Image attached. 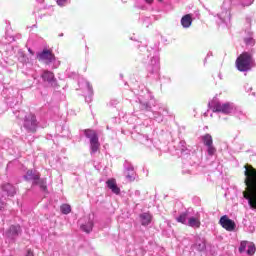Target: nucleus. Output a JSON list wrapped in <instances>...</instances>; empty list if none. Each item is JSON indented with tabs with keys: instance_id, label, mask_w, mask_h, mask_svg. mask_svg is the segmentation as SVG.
<instances>
[{
	"instance_id": "11",
	"label": "nucleus",
	"mask_w": 256,
	"mask_h": 256,
	"mask_svg": "<svg viewBox=\"0 0 256 256\" xmlns=\"http://www.w3.org/2000/svg\"><path fill=\"white\" fill-rule=\"evenodd\" d=\"M15 193H17L15 186L9 183L3 184L0 188V197L2 199H7V197H13Z\"/></svg>"
},
{
	"instance_id": "44",
	"label": "nucleus",
	"mask_w": 256,
	"mask_h": 256,
	"mask_svg": "<svg viewBox=\"0 0 256 256\" xmlns=\"http://www.w3.org/2000/svg\"><path fill=\"white\" fill-rule=\"evenodd\" d=\"M59 37H63V34H60Z\"/></svg>"
},
{
	"instance_id": "16",
	"label": "nucleus",
	"mask_w": 256,
	"mask_h": 256,
	"mask_svg": "<svg viewBox=\"0 0 256 256\" xmlns=\"http://www.w3.org/2000/svg\"><path fill=\"white\" fill-rule=\"evenodd\" d=\"M140 223L143 227H147L153 220V216L149 212H144L139 215Z\"/></svg>"
},
{
	"instance_id": "9",
	"label": "nucleus",
	"mask_w": 256,
	"mask_h": 256,
	"mask_svg": "<svg viewBox=\"0 0 256 256\" xmlns=\"http://www.w3.org/2000/svg\"><path fill=\"white\" fill-rule=\"evenodd\" d=\"M201 141L205 145L209 157H213L217 153V148L213 145V136L211 134H205L201 136Z\"/></svg>"
},
{
	"instance_id": "12",
	"label": "nucleus",
	"mask_w": 256,
	"mask_h": 256,
	"mask_svg": "<svg viewBox=\"0 0 256 256\" xmlns=\"http://www.w3.org/2000/svg\"><path fill=\"white\" fill-rule=\"evenodd\" d=\"M219 223L226 231H235V221L229 219V216L224 215L220 218Z\"/></svg>"
},
{
	"instance_id": "3",
	"label": "nucleus",
	"mask_w": 256,
	"mask_h": 256,
	"mask_svg": "<svg viewBox=\"0 0 256 256\" xmlns=\"http://www.w3.org/2000/svg\"><path fill=\"white\" fill-rule=\"evenodd\" d=\"M254 66L255 60L253 59V56H251V54L248 52L242 53L236 59V69H238V71L241 73H247V71H251L252 67Z\"/></svg>"
},
{
	"instance_id": "25",
	"label": "nucleus",
	"mask_w": 256,
	"mask_h": 256,
	"mask_svg": "<svg viewBox=\"0 0 256 256\" xmlns=\"http://www.w3.org/2000/svg\"><path fill=\"white\" fill-rule=\"evenodd\" d=\"M33 185H40V188H42L43 191H47V182H45V180H40L38 178L37 183H34Z\"/></svg>"
},
{
	"instance_id": "39",
	"label": "nucleus",
	"mask_w": 256,
	"mask_h": 256,
	"mask_svg": "<svg viewBox=\"0 0 256 256\" xmlns=\"http://www.w3.org/2000/svg\"><path fill=\"white\" fill-rule=\"evenodd\" d=\"M28 52L30 53V55H35V53L33 52V50H31V48L28 49Z\"/></svg>"
},
{
	"instance_id": "41",
	"label": "nucleus",
	"mask_w": 256,
	"mask_h": 256,
	"mask_svg": "<svg viewBox=\"0 0 256 256\" xmlns=\"http://www.w3.org/2000/svg\"><path fill=\"white\" fill-rule=\"evenodd\" d=\"M38 3L43 4V0H36Z\"/></svg>"
},
{
	"instance_id": "10",
	"label": "nucleus",
	"mask_w": 256,
	"mask_h": 256,
	"mask_svg": "<svg viewBox=\"0 0 256 256\" xmlns=\"http://www.w3.org/2000/svg\"><path fill=\"white\" fill-rule=\"evenodd\" d=\"M19 233H21V226H10V228L5 232L6 241H8V243H15V239L19 237Z\"/></svg>"
},
{
	"instance_id": "28",
	"label": "nucleus",
	"mask_w": 256,
	"mask_h": 256,
	"mask_svg": "<svg viewBox=\"0 0 256 256\" xmlns=\"http://www.w3.org/2000/svg\"><path fill=\"white\" fill-rule=\"evenodd\" d=\"M106 185L108 189H113V187L117 185V182L115 181V179H110V180H107Z\"/></svg>"
},
{
	"instance_id": "37",
	"label": "nucleus",
	"mask_w": 256,
	"mask_h": 256,
	"mask_svg": "<svg viewBox=\"0 0 256 256\" xmlns=\"http://www.w3.org/2000/svg\"><path fill=\"white\" fill-rule=\"evenodd\" d=\"M26 256H33V251L28 250Z\"/></svg>"
},
{
	"instance_id": "23",
	"label": "nucleus",
	"mask_w": 256,
	"mask_h": 256,
	"mask_svg": "<svg viewBox=\"0 0 256 256\" xmlns=\"http://www.w3.org/2000/svg\"><path fill=\"white\" fill-rule=\"evenodd\" d=\"M232 115H235V117L238 119H245V113H243L237 106L235 112Z\"/></svg>"
},
{
	"instance_id": "5",
	"label": "nucleus",
	"mask_w": 256,
	"mask_h": 256,
	"mask_svg": "<svg viewBox=\"0 0 256 256\" xmlns=\"http://www.w3.org/2000/svg\"><path fill=\"white\" fill-rule=\"evenodd\" d=\"M37 59L42 61V63H45V65H51V63H53L52 69H57L59 67V61L55 59V55L51 50L44 49L37 54Z\"/></svg>"
},
{
	"instance_id": "4",
	"label": "nucleus",
	"mask_w": 256,
	"mask_h": 256,
	"mask_svg": "<svg viewBox=\"0 0 256 256\" xmlns=\"http://www.w3.org/2000/svg\"><path fill=\"white\" fill-rule=\"evenodd\" d=\"M84 135L90 141L91 155H95V153L99 151V147H101V144L99 143V136H97V132H95V130L86 129L84 130Z\"/></svg>"
},
{
	"instance_id": "2",
	"label": "nucleus",
	"mask_w": 256,
	"mask_h": 256,
	"mask_svg": "<svg viewBox=\"0 0 256 256\" xmlns=\"http://www.w3.org/2000/svg\"><path fill=\"white\" fill-rule=\"evenodd\" d=\"M209 107L213 113H223V115H233L237 111V106L233 102L222 103L219 100L209 102Z\"/></svg>"
},
{
	"instance_id": "31",
	"label": "nucleus",
	"mask_w": 256,
	"mask_h": 256,
	"mask_svg": "<svg viewBox=\"0 0 256 256\" xmlns=\"http://www.w3.org/2000/svg\"><path fill=\"white\" fill-rule=\"evenodd\" d=\"M110 190L112 191V193H114L115 195H119V193H121V189L118 188L117 184L115 186H113L112 188H110Z\"/></svg>"
},
{
	"instance_id": "17",
	"label": "nucleus",
	"mask_w": 256,
	"mask_h": 256,
	"mask_svg": "<svg viewBox=\"0 0 256 256\" xmlns=\"http://www.w3.org/2000/svg\"><path fill=\"white\" fill-rule=\"evenodd\" d=\"M180 23L183 29H189V27L193 25V17L191 16V14H186L181 18Z\"/></svg>"
},
{
	"instance_id": "29",
	"label": "nucleus",
	"mask_w": 256,
	"mask_h": 256,
	"mask_svg": "<svg viewBox=\"0 0 256 256\" xmlns=\"http://www.w3.org/2000/svg\"><path fill=\"white\" fill-rule=\"evenodd\" d=\"M128 181H135V172H125Z\"/></svg>"
},
{
	"instance_id": "24",
	"label": "nucleus",
	"mask_w": 256,
	"mask_h": 256,
	"mask_svg": "<svg viewBox=\"0 0 256 256\" xmlns=\"http://www.w3.org/2000/svg\"><path fill=\"white\" fill-rule=\"evenodd\" d=\"M61 211L64 215H69V213H71V206L69 204H63L61 206Z\"/></svg>"
},
{
	"instance_id": "42",
	"label": "nucleus",
	"mask_w": 256,
	"mask_h": 256,
	"mask_svg": "<svg viewBox=\"0 0 256 256\" xmlns=\"http://www.w3.org/2000/svg\"><path fill=\"white\" fill-rule=\"evenodd\" d=\"M144 139H145V141H149V137L148 136H145Z\"/></svg>"
},
{
	"instance_id": "40",
	"label": "nucleus",
	"mask_w": 256,
	"mask_h": 256,
	"mask_svg": "<svg viewBox=\"0 0 256 256\" xmlns=\"http://www.w3.org/2000/svg\"><path fill=\"white\" fill-rule=\"evenodd\" d=\"M146 3H153V0H145Z\"/></svg>"
},
{
	"instance_id": "19",
	"label": "nucleus",
	"mask_w": 256,
	"mask_h": 256,
	"mask_svg": "<svg viewBox=\"0 0 256 256\" xmlns=\"http://www.w3.org/2000/svg\"><path fill=\"white\" fill-rule=\"evenodd\" d=\"M188 227H192L194 229H199L201 227V220L197 217H189L187 224Z\"/></svg>"
},
{
	"instance_id": "27",
	"label": "nucleus",
	"mask_w": 256,
	"mask_h": 256,
	"mask_svg": "<svg viewBox=\"0 0 256 256\" xmlns=\"http://www.w3.org/2000/svg\"><path fill=\"white\" fill-rule=\"evenodd\" d=\"M56 3L58 7H67L71 0H56Z\"/></svg>"
},
{
	"instance_id": "45",
	"label": "nucleus",
	"mask_w": 256,
	"mask_h": 256,
	"mask_svg": "<svg viewBox=\"0 0 256 256\" xmlns=\"http://www.w3.org/2000/svg\"><path fill=\"white\" fill-rule=\"evenodd\" d=\"M142 143H145V141H144V140H142Z\"/></svg>"
},
{
	"instance_id": "18",
	"label": "nucleus",
	"mask_w": 256,
	"mask_h": 256,
	"mask_svg": "<svg viewBox=\"0 0 256 256\" xmlns=\"http://www.w3.org/2000/svg\"><path fill=\"white\" fill-rule=\"evenodd\" d=\"M24 179L26 181H33L34 183H37L39 181V174H36L33 170H28L26 175L24 176Z\"/></svg>"
},
{
	"instance_id": "34",
	"label": "nucleus",
	"mask_w": 256,
	"mask_h": 256,
	"mask_svg": "<svg viewBox=\"0 0 256 256\" xmlns=\"http://www.w3.org/2000/svg\"><path fill=\"white\" fill-rule=\"evenodd\" d=\"M125 172L135 173V169L133 168V166L129 165L125 168Z\"/></svg>"
},
{
	"instance_id": "43",
	"label": "nucleus",
	"mask_w": 256,
	"mask_h": 256,
	"mask_svg": "<svg viewBox=\"0 0 256 256\" xmlns=\"http://www.w3.org/2000/svg\"><path fill=\"white\" fill-rule=\"evenodd\" d=\"M159 1V3H162L163 2V0H158Z\"/></svg>"
},
{
	"instance_id": "8",
	"label": "nucleus",
	"mask_w": 256,
	"mask_h": 256,
	"mask_svg": "<svg viewBox=\"0 0 256 256\" xmlns=\"http://www.w3.org/2000/svg\"><path fill=\"white\" fill-rule=\"evenodd\" d=\"M38 126L39 123L37 122V117L34 114H28L25 116L24 129H26L28 133H35Z\"/></svg>"
},
{
	"instance_id": "14",
	"label": "nucleus",
	"mask_w": 256,
	"mask_h": 256,
	"mask_svg": "<svg viewBox=\"0 0 256 256\" xmlns=\"http://www.w3.org/2000/svg\"><path fill=\"white\" fill-rule=\"evenodd\" d=\"M80 229L84 231V233H90L93 231V220L91 217L87 218V222L85 223V218L79 220Z\"/></svg>"
},
{
	"instance_id": "30",
	"label": "nucleus",
	"mask_w": 256,
	"mask_h": 256,
	"mask_svg": "<svg viewBox=\"0 0 256 256\" xmlns=\"http://www.w3.org/2000/svg\"><path fill=\"white\" fill-rule=\"evenodd\" d=\"M247 241H242L239 247V252L243 253L245 251V249H247Z\"/></svg>"
},
{
	"instance_id": "6",
	"label": "nucleus",
	"mask_w": 256,
	"mask_h": 256,
	"mask_svg": "<svg viewBox=\"0 0 256 256\" xmlns=\"http://www.w3.org/2000/svg\"><path fill=\"white\" fill-rule=\"evenodd\" d=\"M217 17L220 23H224L225 25L229 26L231 23V3L228 1H224L220 11L217 14Z\"/></svg>"
},
{
	"instance_id": "20",
	"label": "nucleus",
	"mask_w": 256,
	"mask_h": 256,
	"mask_svg": "<svg viewBox=\"0 0 256 256\" xmlns=\"http://www.w3.org/2000/svg\"><path fill=\"white\" fill-rule=\"evenodd\" d=\"M193 247L197 250V251H205V249H207V245L205 243V239L203 238H197L196 239V243L193 245Z\"/></svg>"
},
{
	"instance_id": "32",
	"label": "nucleus",
	"mask_w": 256,
	"mask_h": 256,
	"mask_svg": "<svg viewBox=\"0 0 256 256\" xmlns=\"http://www.w3.org/2000/svg\"><path fill=\"white\" fill-rule=\"evenodd\" d=\"M85 86L88 89V92L90 93V95H93V86H91V84L89 82H85Z\"/></svg>"
},
{
	"instance_id": "36",
	"label": "nucleus",
	"mask_w": 256,
	"mask_h": 256,
	"mask_svg": "<svg viewBox=\"0 0 256 256\" xmlns=\"http://www.w3.org/2000/svg\"><path fill=\"white\" fill-rule=\"evenodd\" d=\"M5 207V202L0 199V211Z\"/></svg>"
},
{
	"instance_id": "33",
	"label": "nucleus",
	"mask_w": 256,
	"mask_h": 256,
	"mask_svg": "<svg viewBox=\"0 0 256 256\" xmlns=\"http://www.w3.org/2000/svg\"><path fill=\"white\" fill-rule=\"evenodd\" d=\"M255 0H247L246 2H243L242 5L243 7H249L250 5H253V2Z\"/></svg>"
},
{
	"instance_id": "26",
	"label": "nucleus",
	"mask_w": 256,
	"mask_h": 256,
	"mask_svg": "<svg viewBox=\"0 0 256 256\" xmlns=\"http://www.w3.org/2000/svg\"><path fill=\"white\" fill-rule=\"evenodd\" d=\"M255 251H256L255 244L250 243L248 245L247 255H255Z\"/></svg>"
},
{
	"instance_id": "35",
	"label": "nucleus",
	"mask_w": 256,
	"mask_h": 256,
	"mask_svg": "<svg viewBox=\"0 0 256 256\" xmlns=\"http://www.w3.org/2000/svg\"><path fill=\"white\" fill-rule=\"evenodd\" d=\"M245 43H246L247 45H251V43H253V39H251V38H246V39H245Z\"/></svg>"
},
{
	"instance_id": "22",
	"label": "nucleus",
	"mask_w": 256,
	"mask_h": 256,
	"mask_svg": "<svg viewBox=\"0 0 256 256\" xmlns=\"http://www.w3.org/2000/svg\"><path fill=\"white\" fill-rule=\"evenodd\" d=\"M180 149H181V153H189L191 150L189 148H187V143L185 141H180V145H179Z\"/></svg>"
},
{
	"instance_id": "38",
	"label": "nucleus",
	"mask_w": 256,
	"mask_h": 256,
	"mask_svg": "<svg viewBox=\"0 0 256 256\" xmlns=\"http://www.w3.org/2000/svg\"><path fill=\"white\" fill-rule=\"evenodd\" d=\"M22 61H23L24 63H29V59L25 58V56H23Z\"/></svg>"
},
{
	"instance_id": "15",
	"label": "nucleus",
	"mask_w": 256,
	"mask_h": 256,
	"mask_svg": "<svg viewBox=\"0 0 256 256\" xmlns=\"http://www.w3.org/2000/svg\"><path fill=\"white\" fill-rule=\"evenodd\" d=\"M165 113H167V108L160 106L158 107V110L153 112V117L157 123L163 122V117L165 116Z\"/></svg>"
},
{
	"instance_id": "13",
	"label": "nucleus",
	"mask_w": 256,
	"mask_h": 256,
	"mask_svg": "<svg viewBox=\"0 0 256 256\" xmlns=\"http://www.w3.org/2000/svg\"><path fill=\"white\" fill-rule=\"evenodd\" d=\"M41 79L44 81V83H47L48 85H51L54 87V85H57V80L55 79V74L49 70H44L41 74Z\"/></svg>"
},
{
	"instance_id": "21",
	"label": "nucleus",
	"mask_w": 256,
	"mask_h": 256,
	"mask_svg": "<svg viewBox=\"0 0 256 256\" xmlns=\"http://www.w3.org/2000/svg\"><path fill=\"white\" fill-rule=\"evenodd\" d=\"M187 217H189V212L181 213L177 218L176 221L178 223H182V225H187L188 220Z\"/></svg>"
},
{
	"instance_id": "1",
	"label": "nucleus",
	"mask_w": 256,
	"mask_h": 256,
	"mask_svg": "<svg viewBox=\"0 0 256 256\" xmlns=\"http://www.w3.org/2000/svg\"><path fill=\"white\" fill-rule=\"evenodd\" d=\"M142 63L146 65L149 75H159L160 58L159 51L155 48L142 47Z\"/></svg>"
},
{
	"instance_id": "7",
	"label": "nucleus",
	"mask_w": 256,
	"mask_h": 256,
	"mask_svg": "<svg viewBox=\"0 0 256 256\" xmlns=\"http://www.w3.org/2000/svg\"><path fill=\"white\" fill-rule=\"evenodd\" d=\"M138 103L142 111H151L152 105H155V99L153 95L150 94L149 90H145L144 94L139 95Z\"/></svg>"
}]
</instances>
